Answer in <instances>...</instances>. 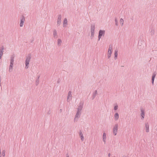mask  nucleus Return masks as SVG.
Returning a JSON list of instances; mask_svg holds the SVG:
<instances>
[{
    "label": "nucleus",
    "instance_id": "1",
    "mask_svg": "<svg viewBox=\"0 0 157 157\" xmlns=\"http://www.w3.org/2000/svg\"><path fill=\"white\" fill-rule=\"evenodd\" d=\"M31 54H29L26 57V60L25 61V67L26 69L28 68L29 65V63L31 59Z\"/></svg>",
    "mask_w": 157,
    "mask_h": 157
},
{
    "label": "nucleus",
    "instance_id": "2",
    "mask_svg": "<svg viewBox=\"0 0 157 157\" xmlns=\"http://www.w3.org/2000/svg\"><path fill=\"white\" fill-rule=\"evenodd\" d=\"M95 29V24L94 23L91 24L90 26V30L91 32L90 38L91 39H92L94 37Z\"/></svg>",
    "mask_w": 157,
    "mask_h": 157
},
{
    "label": "nucleus",
    "instance_id": "3",
    "mask_svg": "<svg viewBox=\"0 0 157 157\" xmlns=\"http://www.w3.org/2000/svg\"><path fill=\"white\" fill-rule=\"evenodd\" d=\"M112 50L113 46L112 45H110L109 46L107 53V56L108 59H109L111 55L112 52Z\"/></svg>",
    "mask_w": 157,
    "mask_h": 157
},
{
    "label": "nucleus",
    "instance_id": "4",
    "mask_svg": "<svg viewBox=\"0 0 157 157\" xmlns=\"http://www.w3.org/2000/svg\"><path fill=\"white\" fill-rule=\"evenodd\" d=\"M84 102L82 101H80L78 105L77 108V111L82 112V110L83 107Z\"/></svg>",
    "mask_w": 157,
    "mask_h": 157
},
{
    "label": "nucleus",
    "instance_id": "5",
    "mask_svg": "<svg viewBox=\"0 0 157 157\" xmlns=\"http://www.w3.org/2000/svg\"><path fill=\"white\" fill-rule=\"evenodd\" d=\"M118 126V124H115L113 128V133L115 136L117 135V132Z\"/></svg>",
    "mask_w": 157,
    "mask_h": 157
},
{
    "label": "nucleus",
    "instance_id": "6",
    "mask_svg": "<svg viewBox=\"0 0 157 157\" xmlns=\"http://www.w3.org/2000/svg\"><path fill=\"white\" fill-rule=\"evenodd\" d=\"M81 112L77 111L74 119V121L75 122L77 121H78V119L80 118L81 114Z\"/></svg>",
    "mask_w": 157,
    "mask_h": 157
},
{
    "label": "nucleus",
    "instance_id": "7",
    "mask_svg": "<svg viewBox=\"0 0 157 157\" xmlns=\"http://www.w3.org/2000/svg\"><path fill=\"white\" fill-rule=\"evenodd\" d=\"M105 31L104 30H100L99 32L98 40H99L101 37L104 36L105 35Z\"/></svg>",
    "mask_w": 157,
    "mask_h": 157
},
{
    "label": "nucleus",
    "instance_id": "8",
    "mask_svg": "<svg viewBox=\"0 0 157 157\" xmlns=\"http://www.w3.org/2000/svg\"><path fill=\"white\" fill-rule=\"evenodd\" d=\"M61 15L59 14L58 15L57 22V25L58 26L60 25L61 21Z\"/></svg>",
    "mask_w": 157,
    "mask_h": 157
},
{
    "label": "nucleus",
    "instance_id": "9",
    "mask_svg": "<svg viewBox=\"0 0 157 157\" xmlns=\"http://www.w3.org/2000/svg\"><path fill=\"white\" fill-rule=\"evenodd\" d=\"M72 92L71 91H69L67 96V101L68 102H69L71 100V99L72 97V94H71Z\"/></svg>",
    "mask_w": 157,
    "mask_h": 157
},
{
    "label": "nucleus",
    "instance_id": "10",
    "mask_svg": "<svg viewBox=\"0 0 157 157\" xmlns=\"http://www.w3.org/2000/svg\"><path fill=\"white\" fill-rule=\"evenodd\" d=\"M25 20V17L23 16H22L21 19L20 23V27H22L23 26Z\"/></svg>",
    "mask_w": 157,
    "mask_h": 157
},
{
    "label": "nucleus",
    "instance_id": "11",
    "mask_svg": "<svg viewBox=\"0 0 157 157\" xmlns=\"http://www.w3.org/2000/svg\"><path fill=\"white\" fill-rule=\"evenodd\" d=\"M98 94V93L97 90H94V92H93V94H92V96L91 98V99L92 100H93L95 97H96V96Z\"/></svg>",
    "mask_w": 157,
    "mask_h": 157
},
{
    "label": "nucleus",
    "instance_id": "12",
    "mask_svg": "<svg viewBox=\"0 0 157 157\" xmlns=\"http://www.w3.org/2000/svg\"><path fill=\"white\" fill-rule=\"evenodd\" d=\"M141 119L143 120L144 118V117L145 116V111L143 109H141Z\"/></svg>",
    "mask_w": 157,
    "mask_h": 157
},
{
    "label": "nucleus",
    "instance_id": "13",
    "mask_svg": "<svg viewBox=\"0 0 157 157\" xmlns=\"http://www.w3.org/2000/svg\"><path fill=\"white\" fill-rule=\"evenodd\" d=\"M156 75V74L155 73H154L152 74V78H151V83L152 85H154V81L155 79V77Z\"/></svg>",
    "mask_w": 157,
    "mask_h": 157
},
{
    "label": "nucleus",
    "instance_id": "14",
    "mask_svg": "<svg viewBox=\"0 0 157 157\" xmlns=\"http://www.w3.org/2000/svg\"><path fill=\"white\" fill-rule=\"evenodd\" d=\"M145 131L147 132H149V125L148 123H146L145 124Z\"/></svg>",
    "mask_w": 157,
    "mask_h": 157
},
{
    "label": "nucleus",
    "instance_id": "15",
    "mask_svg": "<svg viewBox=\"0 0 157 157\" xmlns=\"http://www.w3.org/2000/svg\"><path fill=\"white\" fill-rule=\"evenodd\" d=\"M53 36L54 38H57V31L56 29H54L53 31Z\"/></svg>",
    "mask_w": 157,
    "mask_h": 157
},
{
    "label": "nucleus",
    "instance_id": "16",
    "mask_svg": "<svg viewBox=\"0 0 157 157\" xmlns=\"http://www.w3.org/2000/svg\"><path fill=\"white\" fill-rule=\"evenodd\" d=\"M67 25V20L66 18H64L63 21V27H66Z\"/></svg>",
    "mask_w": 157,
    "mask_h": 157
},
{
    "label": "nucleus",
    "instance_id": "17",
    "mask_svg": "<svg viewBox=\"0 0 157 157\" xmlns=\"http://www.w3.org/2000/svg\"><path fill=\"white\" fill-rule=\"evenodd\" d=\"M79 136H80L81 141H83L84 139V137H83V134L82 133V132L81 131H80V132H79Z\"/></svg>",
    "mask_w": 157,
    "mask_h": 157
},
{
    "label": "nucleus",
    "instance_id": "18",
    "mask_svg": "<svg viewBox=\"0 0 157 157\" xmlns=\"http://www.w3.org/2000/svg\"><path fill=\"white\" fill-rule=\"evenodd\" d=\"M4 47L3 46H2L0 48V55L2 56L3 53L4 52Z\"/></svg>",
    "mask_w": 157,
    "mask_h": 157
},
{
    "label": "nucleus",
    "instance_id": "19",
    "mask_svg": "<svg viewBox=\"0 0 157 157\" xmlns=\"http://www.w3.org/2000/svg\"><path fill=\"white\" fill-rule=\"evenodd\" d=\"M119 114L118 113H116L115 114L114 116V119L115 121H117L119 118Z\"/></svg>",
    "mask_w": 157,
    "mask_h": 157
},
{
    "label": "nucleus",
    "instance_id": "20",
    "mask_svg": "<svg viewBox=\"0 0 157 157\" xmlns=\"http://www.w3.org/2000/svg\"><path fill=\"white\" fill-rule=\"evenodd\" d=\"M103 141L105 143L106 139V134L105 133H104L103 135Z\"/></svg>",
    "mask_w": 157,
    "mask_h": 157
},
{
    "label": "nucleus",
    "instance_id": "21",
    "mask_svg": "<svg viewBox=\"0 0 157 157\" xmlns=\"http://www.w3.org/2000/svg\"><path fill=\"white\" fill-rule=\"evenodd\" d=\"M14 56L13 55L11 56V57H10V63H14Z\"/></svg>",
    "mask_w": 157,
    "mask_h": 157
},
{
    "label": "nucleus",
    "instance_id": "22",
    "mask_svg": "<svg viewBox=\"0 0 157 157\" xmlns=\"http://www.w3.org/2000/svg\"><path fill=\"white\" fill-rule=\"evenodd\" d=\"M62 40L60 39H59L57 41V45L58 46H60L61 45Z\"/></svg>",
    "mask_w": 157,
    "mask_h": 157
},
{
    "label": "nucleus",
    "instance_id": "23",
    "mask_svg": "<svg viewBox=\"0 0 157 157\" xmlns=\"http://www.w3.org/2000/svg\"><path fill=\"white\" fill-rule=\"evenodd\" d=\"M118 51L117 50H115L114 52V59H116L117 58L118 56L117 53Z\"/></svg>",
    "mask_w": 157,
    "mask_h": 157
},
{
    "label": "nucleus",
    "instance_id": "24",
    "mask_svg": "<svg viewBox=\"0 0 157 157\" xmlns=\"http://www.w3.org/2000/svg\"><path fill=\"white\" fill-rule=\"evenodd\" d=\"M150 31L151 35H153L155 33L154 30L153 29H151L150 30Z\"/></svg>",
    "mask_w": 157,
    "mask_h": 157
},
{
    "label": "nucleus",
    "instance_id": "25",
    "mask_svg": "<svg viewBox=\"0 0 157 157\" xmlns=\"http://www.w3.org/2000/svg\"><path fill=\"white\" fill-rule=\"evenodd\" d=\"M39 76L38 77V78L36 79V85H37L39 82Z\"/></svg>",
    "mask_w": 157,
    "mask_h": 157
},
{
    "label": "nucleus",
    "instance_id": "26",
    "mask_svg": "<svg viewBox=\"0 0 157 157\" xmlns=\"http://www.w3.org/2000/svg\"><path fill=\"white\" fill-rule=\"evenodd\" d=\"M124 21L122 18H121L120 20V23L121 24V25L123 26V25Z\"/></svg>",
    "mask_w": 157,
    "mask_h": 157
},
{
    "label": "nucleus",
    "instance_id": "27",
    "mask_svg": "<svg viewBox=\"0 0 157 157\" xmlns=\"http://www.w3.org/2000/svg\"><path fill=\"white\" fill-rule=\"evenodd\" d=\"M5 155V150H3L2 153V157H4Z\"/></svg>",
    "mask_w": 157,
    "mask_h": 157
},
{
    "label": "nucleus",
    "instance_id": "28",
    "mask_svg": "<svg viewBox=\"0 0 157 157\" xmlns=\"http://www.w3.org/2000/svg\"><path fill=\"white\" fill-rule=\"evenodd\" d=\"M12 69H13V67L10 66L9 67V71L10 72H11L12 71Z\"/></svg>",
    "mask_w": 157,
    "mask_h": 157
},
{
    "label": "nucleus",
    "instance_id": "29",
    "mask_svg": "<svg viewBox=\"0 0 157 157\" xmlns=\"http://www.w3.org/2000/svg\"><path fill=\"white\" fill-rule=\"evenodd\" d=\"M118 108V106L117 105H115L114 107V109L116 110Z\"/></svg>",
    "mask_w": 157,
    "mask_h": 157
},
{
    "label": "nucleus",
    "instance_id": "30",
    "mask_svg": "<svg viewBox=\"0 0 157 157\" xmlns=\"http://www.w3.org/2000/svg\"><path fill=\"white\" fill-rule=\"evenodd\" d=\"M115 22L116 25L117 26L118 25V21L117 20L116 18L115 19Z\"/></svg>",
    "mask_w": 157,
    "mask_h": 157
},
{
    "label": "nucleus",
    "instance_id": "31",
    "mask_svg": "<svg viewBox=\"0 0 157 157\" xmlns=\"http://www.w3.org/2000/svg\"><path fill=\"white\" fill-rule=\"evenodd\" d=\"M13 63H10V66L13 67Z\"/></svg>",
    "mask_w": 157,
    "mask_h": 157
},
{
    "label": "nucleus",
    "instance_id": "32",
    "mask_svg": "<svg viewBox=\"0 0 157 157\" xmlns=\"http://www.w3.org/2000/svg\"><path fill=\"white\" fill-rule=\"evenodd\" d=\"M111 156V154L110 153H109L108 154V157H110Z\"/></svg>",
    "mask_w": 157,
    "mask_h": 157
},
{
    "label": "nucleus",
    "instance_id": "33",
    "mask_svg": "<svg viewBox=\"0 0 157 157\" xmlns=\"http://www.w3.org/2000/svg\"><path fill=\"white\" fill-rule=\"evenodd\" d=\"M50 113H51V112H50L49 110V111L48 112V113H47L49 114H50Z\"/></svg>",
    "mask_w": 157,
    "mask_h": 157
},
{
    "label": "nucleus",
    "instance_id": "34",
    "mask_svg": "<svg viewBox=\"0 0 157 157\" xmlns=\"http://www.w3.org/2000/svg\"><path fill=\"white\" fill-rule=\"evenodd\" d=\"M66 157H69V155L67 154L66 155Z\"/></svg>",
    "mask_w": 157,
    "mask_h": 157
},
{
    "label": "nucleus",
    "instance_id": "35",
    "mask_svg": "<svg viewBox=\"0 0 157 157\" xmlns=\"http://www.w3.org/2000/svg\"><path fill=\"white\" fill-rule=\"evenodd\" d=\"M2 56L0 55V59H1Z\"/></svg>",
    "mask_w": 157,
    "mask_h": 157
},
{
    "label": "nucleus",
    "instance_id": "36",
    "mask_svg": "<svg viewBox=\"0 0 157 157\" xmlns=\"http://www.w3.org/2000/svg\"><path fill=\"white\" fill-rule=\"evenodd\" d=\"M1 151H0V157H1Z\"/></svg>",
    "mask_w": 157,
    "mask_h": 157
},
{
    "label": "nucleus",
    "instance_id": "37",
    "mask_svg": "<svg viewBox=\"0 0 157 157\" xmlns=\"http://www.w3.org/2000/svg\"><path fill=\"white\" fill-rule=\"evenodd\" d=\"M1 83V79H0V83Z\"/></svg>",
    "mask_w": 157,
    "mask_h": 157
},
{
    "label": "nucleus",
    "instance_id": "38",
    "mask_svg": "<svg viewBox=\"0 0 157 157\" xmlns=\"http://www.w3.org/2000/svg\"><path fill=\"white\" fill-rule=\"evenodd\" d=\"M1 83H0V86H1Z\"/></svg>",
    "mask_w": 157,
    "mask_h": 157
},
{
    "label": "nucleus",
    "instance_id": "39",
    "mask_svg": "<svg viewBox=\"0 0 157 157\" xmlns=\"http://www.w3.org/2000/svg\"><path fill=\"white\" fill-rule=\"evenodd\" d=\"M114 157H115V156H114Z\"/></svg>",
    "mask_w": 157,
    "mask_h": 157
},
{
    "label": "nucleus",
    "instance_id": "40",
    "mask_svg": "<svg viewBox=\"0 0 157 157\" xmlns=\"http://www.w3.org/2000/svg\"><path fill=\"white\" fill-rule=\"evenodd\" d=\"M114 157H115V156H114Z\"/></svg>",
    "mask_w": 157,
    "mask_h": 157
},
{
    "label": "nucleus",
    "instance_id": "41",
    "mask_svg": "<svg viewBox=\"0 0 157 157\" xmlns=\"http://www.w3.org/2000/svg\"><path fill=\"white\" fill-rule=\"evenodd\" d=\"M114 157H115V156H114Z\"/></svg>",
    "mask_w": 157,
    "mask_h": 157
}]
</instances>
